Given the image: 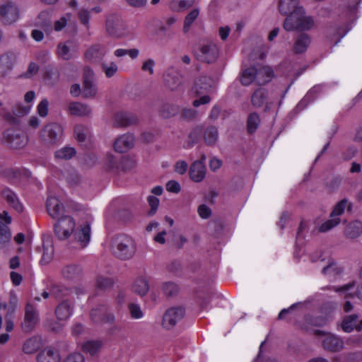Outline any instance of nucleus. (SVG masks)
Instances as JSON below:
<instances>
[{
	"mask_svg": "<svg viewBox=\"0 0 362 362\" xmlns=\"http://www.w3.org/2000/svg\"><path fill=\"white\" fill-rule=\"evenodd\" d=\"M76 222L69 216H64L59 218L54 224V233L59 240H66L71 234L81 248L86 247L90 240V225L86 222L78 227L74 232Z\"/></svg>",
	"mask_w": 362,
	"mask_h": 362,
	"instance_id": "obj_1",
	"label": "nucleus"
},
{
	"mask_svg": "<svg viewBox=\"0 0 362 362\" xmlns=\"http://www.w3.org/2000/svg\"><path fill=\"white\" fill-rule=\"evenodd\" d=\"M113 255L122 260L132 259L135 255L136 247L133 239L125 234H119L112 240Z\"/></svg>",
	"mask_w": 362,
	"mask_h": 362,
	"instance_id": "obj_2",
	"label": "nucleus"
},
{
	"mask_svg": "<svg viewBox=\"0 0 362 362\" xmlns=\"http://www.w3.org/2000/svg\"><path fill=\"white\" fill-rule=\"evenodd\" d=\"M314 20L312 16H306L303 8H298L285 19L283 27L286 31L309 30L314 26Z\"/></svg>",
	"mask_w": 362,
	"mask_h": 362,
	"instance_id": "obj_3",
	"label": "nucleus"
},
{
	"mask_svg": "<svg viewBox=\"0 0 362 362\" xmlns=\"http://www.w3.org/2000/svg\"><path fill=\"white\" fill-rule=\"evenodd\" d=\"M105 29L108 35L115 38H121L129 34V30L124 21L116 14H110L107 17Z\"/></svg>",
	"mask_w": 362,
	"mask_h": 362,
	"instance_id": "obj_4",
	"label": "nucleus"
},
{
	"mask_svg": "<svg viewBox=\"0 0 362 362\" xmlns=\"http://www.w3.org/2000/svg\"><path fill=\"white\" fill-rule=\"evenodd\" d=\"M21 18L18 6L11 0L0 4V22L5 25L16 23Z\"/></svg>",
	"mask_w": 362,
	"mask_h": 362,
	"instance_id": "obj_5",
	"label": "nucleus"
},
{
	"mask_svg": "<svg viewBox=\"0 0 362 362\" xmlns=\"http://www.w3.org/2000/svg\"><path fill=\"white\" fill-rule=\"evenodd\" d=\"M1 141L7 146L18 149L23 148L27 144L28 138L23 131L9 129L4 132Z\"/></svg>",
	"mask_w": 362,
	"mask_h": 362,
	"instance_id": "obj_6",
	"label": "nucleus"
},
{
	"mask_svg": "<svg viewBox=\"0 0 362 362\" xmlns=\"http://www.w3.org/2000/svg\"><path fill=\"white\" fill-rule=\"evenodd\" d=\"M218 55V47L212 42H207L200 45L199 49L195 52V56L199 61L207 64L214 62Z\"/></svg>",
	"mask_w": 362,
	"mask_h": 362,
	"instance_id": "obj_7",
	"label": "nucleus"
},
{
	"mask_svg": "<svg viewBox=\"0 0 362 362\" xmlns=\"http://www.w3.org/2000/svg\"><path fill=\"white\" fill-rule=\"evenodd\" d=\"M185 315V308L182 306L170 308L163 315L162 326L166 329H171L183 319Z\"/></svg>",
	"mask_w": 362,
	"mask_h": 362,
	"instance_id": "obj_8",
	"label": "nucleus"
},
{
	"mask_svg": "<svg viewBox=\"0 0 362 362\" xmlns=\"http://www.w3.org/2000/svg\"><path fill=\"white\" fill-rule=\"evenodd\" d=\"M63 129L57 123H50L45 125L40 132V138L47 144H54L62 139Z\"/></svg>",
	"mask_w": 362,
	"mask_h": 362,
	"instance_id": "obj_9",
	"label": "nucleus"
},
{
	"mask_svg": "<svg viewBox=\"0 0 362 362\" xmlns=\"http://www.w3.org/2000/svg\"><path fill=\"white\" fill-rule=\"evenodd\" d=\"M39 322V313L32 302H27L25 315L21 323V328L25 332H30Z\"/></svg>",
	"mask_w": 362,
	"mask_h": 362,
	"instance_id": "obj_10",
	"label": "nucleus"
},
{
	"mask_svg": "<svg viewBox=\"0 0 362 362\" xmlns=\"http://www.w3.org/2000/svg\"><path fill=\"white\" fill-rule=\"evenodd\" d=\"M107 52L108 49L104 45L94 44L85 52L84 59L91 64H100Z\"/></svg>",
	"mask_w": 362,
	"mask_h": 362,
	"instance_id": "obj_11",
	"label": "nucleus"
},
{
	"mask_svg": "<svg viewBox=\"0 0 362 362\" xmlns=\"http://www.w3.org/2000/svg\"><path fill=\"white\" fill-rule=\"evenodd\" d=\"M165 86L171 91L180 89L182 84V76L173 68H170L163 74Z\"/></svg>",
	"mask_w": 362,
	"mask_h": 362,
	"instance_id": "obj_12",
	"label": "nucleus"
},
{
	"mask_svg": "<svg viewBox=\"0 0 362 362\" xmlns=\"http://www.w3.org/2000/svg\"><path fill=\"white\" fill-rule=\"evenodd\" d=\"M11 222V217L6 211L0 214V244L4 245L11 240V233L8 225Z\"/></svg>",
	"mask_w": 362,
	"mask_h": 362,
	"instance_id": "obj_13",
	"label": "nucleus"
},
{
	"mask_svg": "<svg viewBox=\"0 0 362 362\" xmlns=\"http://www.w3.org/2000/svg\"><path fill=\"white\" fill-rule=\"evenodd\" d=\"M134 136L131 134H125L118 137L114 143V148L119 153H124L134 146Z\"/></svg>",
	"mask_w": 362,
	"mask_h": 362,
	"instance_id": "obj_14",
	"label": "nucleus"
},
{
	"mask_svg": "<svg viewBox=\"0 0 362 362\" xmlns=\"http://www.w3.org/2000/svg\"><path fill=\"white\" fill-rule=\"evenodd\" d=\"M251 103L255 107H261L265 105L267 109L269 108L267 90L263 88L255 90L251 95Z\"/></svg>",
	"mask_w": 362,
	"mask_h": 362,
	"instance_id": "obj_15",
	"label": "nucleus"
},
{
	"mask_svg": "<svg viewBox=\"0 0 362 362\" xmlns=\"http://www.w3.org/2000/svg\"><path fill=\"white\" fill-rule=\"evenodd\" d=\"M256 84L264 85L274 77V71L269 66L258 65L256 66Z\"/></svg>",
	"mask_w": 362,
	"mask_h": 362,
	"instance_id": "obj_16",
	"label": "nucleus"
},
{
	"mask_svg": "<svg viewBox=\"0 0 362 362\" xmlns=\"http://www.w3.org/2000/svg\"><path fill=\"white\" fill-rule=\"evenodd\" d=\"M323 348L331 352H337L341 351L344 347L343 341L333 334H327L322 341Z\"/></svg>",
	"mask_w": 362,
	"mask_h": 362,
	"instance_id": "obj_17",
	"label": "nucleus"
},
{
	"mask_svg": "<svg viewBox=\"0 0 362 362\" xmlns=\"http://www.w3.org/2000/svg\"><path fill=\"white\" fill-rule=\"evenodd\" d=\"M190 178L195 182L204 180L206 175V167L202 161H194L189 168Z\"/></svg>",
	"mask_w": 362,
	"mask_h": 362,
	"instance_id": "obj_18",
	"label": "nucleus"
},
{
	"mask_svg": "<svg viewBox=\"0 0 362 362\" xmlns=\"http://www.w3.org/2000/svg\"><path fill=\"white\" fill-rule=\"evenodd\" d=\"M83 274V269L78 264H68L63 267L62 274L67 280L77 281Z\"/></svg>",
	"mask_w": 362,
	"mask_h": 362,
	"instance_id": "obj_19",
	"label": "nucleus"
},
{
	"mask_svg": "<svg viewBox=\"0 0 362 362\" xmlns=\"http://www.w3.org/2000/svg\"><path fill=\"white\" fill-rule=\"evenodd\" d=\"M47 210L53 218H58L64 211V206L55 197H49L47 200Z\"/></svg>",
	"mask_w": 362,
	"mask_h": 362,
	"instance_id": "obj_20",
	"label": "nucleus"
},
{
	"mask_svg": "<svg viewBox=\"0 0 362 362\" xmlns=\"http://www.w3.org/2000/svg\"><path fill=\"white\" fill-rule=\"evenodd\" d=\"M299 1L300 0H279L278 7L280 13L288 16L296 12L298 8H303L299 6Z\"/></svg>",
	"mask_w": 362,
	"mask_h": 362,
	"instance_id": "obj_21",
	"label": "nucleus"
},
{
	"mask_svg": "<svg viewBox=\"0 0 362 362\" xmlns=\"http://www.w3.org/2000/svg\"><path fill=\"white\" fill-rule=\"evenodd\" d=\"M68 110L71 115L77 117H86L91 114L90 107L80 102L70 103L68 105Z\"/></svg>",
	"mask_w": 362,
	"mask_h": 362,
	"instance_id": "obj_22",
	"label": "nucleus"
},
{
	"mask_svg": "<svg viewBox=\"0 0 362 362\" xmlns=\"http://www.w3.org/2000/svg\"><path fill=\"white\" fill-rule=\"evenodd\" d=\"M138 118L129 112H118L115 116V123L119 127H127L137 123Z\"/></svg>",
	"mask_w": 362,
	"mask_h": 362,
	"instance_id": "obj_23",
	"label": "nucleus"
},
{
	"mask_svg": "<svg viewBox=\"0 0 362 362\" xmlns=\"http://www.w3.org/2000/svg\"><path fill=\"white\" fill-rule=\"evenodd\" d=\"M1 197L8 202V204L13 207L17 211H23V205L20 203L16 193L11 189L6 187L1 192Z\"/></svg>",
	"mask_w": 362,
	"mask_h": 362,
	"instance_id": "obj_24",
	"label": "nucleus"
},
{
	"mask_svg": "<svg viewBox=\"0 0 362 362\" xmlns=\"http://www.w3.org/2000/svg\"><path fill=\"white\" fill-rule=\"evenodd\" d=\"M73 45L74 42L71 40L59 43L56 49L57 57L63 60H69L73 58L74 55L71 49Z\"/></svg>",
	"mask_w": 362,
	"mask_h": 362,
	"instance_id": "obj_25",
	"label": "nucleus"
},
{
	"mask_svg": "<svg viewBox=\"0 0 362 362\" xmlns=\"http://www.w3.org/2000/svg\"><path fill=\"white\" fill-rule=\"evenodd\" d=\"M212 84V79L206 76H202L198 78L194 83V91L197 95L207 93Z\"/></svg>",
	"mask_w": 362,
	"mask_h": 362,
	"instance_id": "obj_26",
	"label": "nucleus"
},
{
	"mask_svg": "<svg viewBox=\"0 0 362 362\" xmlns=\"http://www.w3.org/2000/svg\"><path fill=\"white\" fill-rule=\"evenodd\" d=\"M37 360L38 362H59L60 356L57 351L47 348L37 355Z\"/></svg>",
	"mask_w": 362,
	"mask_h": 362,
	"instance_id": "obj_27",
	"label": "nucleus"
},
{
	"mask_svg": "<svg viewBox=\"0 0 362 362\" xmlns=\"http://www.w3.org/2000/svg\"><path fill=\"white\" fill-rule=\"evenodd\" d=\"M310 44V37L308 34L301 33L296 38L293 49L295 53L301 54L305 52Z\"/></svg>",
	"mask_w": 362,
	"mask_h": 362,
	"instance_id": "obj_28",
	"label": "nucleus"
},
{
	"mask_svg": "<svg viewBox=\"0 0 362 362\" xmlns=\"http://www.w3.org/2000/svg\"><path fill=\"white\" fill-rule=\"evenodd\" d=\"M72 309L73 305L67 300H64L57 307L56 316L59 320H66L71 315Z\"/></svg>",
	"mask_w": 362,
	"mask_h": 362,
	"instance_id": "obj_29",
	"label": "nucleus"
},
{
	"mask_svg": "<svg viewBox=\"0 0 362 362\" xmlns=\"http://www.w3.org/2000/svg\"><path fill=\"white\" fill-rule=\"evenodd\" d=\"M345 236L350 238H356L362 233V223L359 221L350 222L344 229Z\"/></svg>",
	"mask_w": 362,
	"mask_h": 362,
	"instance_id": "obj_30",
	"label": "nucleus"
},
{
	"mask_svg": "<svg viewBox=\"0 0 362 362\" xmlns=\"http://www.w3.org/2000/svg\"><path fill=\"white\" fill-rule=\"evenodd\" d=\"M132 291L136 294H147L149 291L148 279L144 276L138 277L132 286Z\"/></svg>",
	"mask_w": 362,
	"mask_h": 362,
	"instance_id": "obj_31",
	"label": "nucleus"
},
{
	"mask_svg": "<svg viewBox=\"0 0 362 362\" xmlns=\"http://www.w3.org/2000/svg\"><path fill=\"white\" fill-rule=\"evenodd\" d=\"M356 286V282L355 281H352L346 284L343 286H327L325 287H322L321 289L323 291H328L331 293H342L346 294L347 293L351 291Z\"/></svg>",
	"mask_w": 362,
	"mask_h": 362,
	"instance_id": "obj_32",
	"label": "nucleus"
},
{
	"mask_svg": "<svg viewBox=\"0 0 362 362\" xmlns=\"http://www.w3.org/2000/svg\"><path fill=\"white\" fill-rule=\"evenodd\" d=\"M256 66H251L242 71L240 82L243 86H249L252 83H256Z\"/></svg>",
	"mask_w": 362,
	"mask_h": 362,
	"instance_id": "obj_33",
	"label": "nucleus"
},
{
	"mask_svg": "<svg viewBox=\"0 0 362 362\" xmlns=\"http://www.w3.org/2000/svg\"><path fill=\"white\" fill-rule=\"evenodd\" d=\"M100 64L101 71L108 78L115 76L119 70L117 63L113 61H103Z\"/></svg>",
	"mask_w": 362,
	"mask_h": 362,
	"instance_id": "obj_34",
	"label": "nucleus"
},
{
	"mask_svg": "<svg viewBox=\"0 0 362 362\" xmlns=\"http://www.w3.org/2000/svg\"><path fill=\"white\" fill-rule=\"evenodd\" d=\"M82 94L83 98H94L97 94V87L93 80L86 78L83 81Z\"/></svg>",
	"mask_w": 362,
	"mask_h": 362,
	"instance_id": "obj_35",
	"label": "nucleus"
},
{
	"mask_svg": "<svg viewBox=\"0 0 362 362\" xmlns=\"http://www.w3.org/2000/svg\"><path fill=\"white\" fill-rule=\"evenodd\" d=\"M54 257V247L52 243L49 240L43 243V253L40 260L42 264H47Z\"/></svg>",
	"mask_w": 362,
	"mask_h": 362,
	"instance_id": "obj_36",
	"label": "nucleus"
},
{
	"mask_svg": "<svg viewBox=\"0 0 362 362\" xmlns=\"http://www.w3.org/2000/svg\"><path fill=\"white\" fill-rule=\"evenodd\" d=\"M204 137L207 145L212 146L215 144L218 138L217 128L214 126L209 127L204 132Z\"/></svg>",
	"mask_w": 362,
	"mask_h": 362,
	"instance_id": "obj_37",
	"label": "nucleus"
},
{
	"mask_svg": "<svg viewBox=\"0 0 362 362\" xmlns=\"http://www.w3.org/2000/svg\"><path fill=\"white\" fill-rule=\"evenodd\" d=\"M200 10L198 8H193L185 18L183 25V32L187 33L194 21L198 18Z\"/></svg>",
	"mask_w": 362,
	"mask_h": 362,
	"instance_id": "obj_38",
	"label": "nucleus"
},
{
	"mask_svg": "<svg viewBox=\"0 0 362 362\" xmlns=\"http://www.w3.org/2000/svg\"><path fill=\"white\" fill-rule=\"evenodd\" d=\"M351 204L349 203L347 199H343L334 206L330 214V217H339L344 213L346 207L348 211H350L351 209Z\"/></svg>",
	"mask_w": 362,
	"mask_h": 362,
	"instance_id": "obj_39",
	"label": "nucleus"
},
{
	"mask_svg": "<svg viewBox=\"0 0 362 362\" xmlns=\"http://www.w3.org/2000/svg\"><path fill=\"white\" fill-rule=\"evenodd\" d=\"M358 315L356 314L350 315L344 317L341 323V328L346 332H351L356 327Z\"/></svg>",
	"mask_w": 362,
	"mask_h": 362,
	"instance_id": "obj_40",
	"label": "nucleus"
},
{
	"mask_svg": "<svg viewBox=\"0 0 362 362\" xmlns=\"http://www.w3.org/2000/svg\"><path fill=\"white\" fill-rule=\"evenodd\" d=\"M194 0H171L170 7L173 11H181L193 5Z\"/></svg>",
	"mask_w": 362,
	"mask_h": 362,
	"instance_id": "obj_41",
	"label": "nucleus"
},
{
	"mask_svg": "<svg viewBox=\"0 0 362 362\" xmlns=\"http://www.w3.org/2000/svg\"><path fill=\"white\" fill-rule=\"evenodd\" d=\"M100 341H88L82 345V350L90 355L95 354L101 348Z\"/></svg>",
	"mask_w": 362,
	"mask_h": 362,
	"instance_id": "obj_42",
	"label": "nucleus"
},
{
	"mask_svg": "<svg viewBox=\"0 0 362 362\" xmlns=\"http://www.w3.org/2000/svg\"><path fill=\"white\" fill-rule=\"evenodd\" d=\"M113 286V281L111 278L105 276H98L95 280V286L101 291H107Z\"/></svg>",
	"mask_w": 362,
	"mask_h": 362,
	"instance_id": "obj_43",
	"label": "nucleus"
},
{
	"mask_svg": "<svg viewBox=\"0 0 362 362\" xmlns=\"http://www.w3.org/2000/svg\"><path fill=\"white\" fill-rule=\"evenodd\" d=\"M260 123L259 115L256 112L250 113L247 117V127L249 133H254Z\"/></svg>",
	"mask_w": 362,
	"mask_h": 362,
	"instance_id": "obj_44",
	"label": "nucleus"
},
{
	"mask_svg": "<svg viewBox=\"0 0 362 362\" xmlns=\"http://www.w3.org/2000/svg\"><path fill=\"white\" fill-rule=\"evenodd\" d=\"M343 269L334 261H329L328 264L322 271V274L328 276H335L341 274Z\"/></svg>",
	"mask_w": 362,
	"mask_h": 362,
	"instance_id": "obj_45",
	"label": "nucleus"
},
{
	"mask_svg": "<svg viewBox=\"0 0 362 362\" xmlns=\"http://www.w3.org/2000/svg\"><path fill=\"white\" fill-rule=\"evenodd\" d=\"M76 150L71 147H64L55 152V158L57 159L69 160L74 156Z\"/></svg>",
	"mask_w": 362,
	"mask_h": 362,
	"instance_id": "obj_46",
	"label": "nucleus"
},
{
	"mask_svg": "<svg viewBox=\"0 0 362 362\" xmlns=\"http://www.w3.org/2000/svg\"><path fill=\"white\" fill-rule=\"evenodd\" d=\"M89 134V129L82 125L77 124L74 127V136L78 142H83Z\"/></svg>",
	"mask_w": 362,
	"mask_h": 362,
	"instance_id": "obj_47",
	"label": "nucleus"
},
{
	"mask_svg": "<svg viewBox=\"0 0 362 362\" xmlns=\"http://www.w3.org/2000/svg\"><path fill=\"white\" fill-rule=\"evenodd\" d=\"M339 217H331L329 220L324 222L319 228V231L325 233L338 226L340 223Z\"/></svg>",
	"mask_w": 362,
	"mask_h": 362,
	"instance_id": "obj_48",
	"label": "nucleus"
},
{
	"mask_svg": "<svg viewBox=\"0 0 362 362\" xmlns=\"http://www.w3.org/2000/svg\"><path fill=\"white\" fill-rule=\"evenodd\" d=\"M177 112L178 107L170 104L163 105L160 110V113L163 117H170L174 116Z\"/></svg>",
	"mask_w": 362,
	"mask_h": 362,
	"instance_id": "obj_49",
	"label": "nucleus"
},
{
	"mask_svg": "<svg viewBox=\"0 0 362 362\" xmlns=\"http://www.w3.org/2000/svg\"><path fill=\"white\" fill-rule=\"evenodd\" d=\"M37 348L38 345L36 339H29L24 343L23 350L25 354H30L34 353Z\"/></svg>",
	"mask_w": 362,
	"mask_h": 362,
	"instance_id": "obj_50",
	"label": "nucleus"
},
{
	"mask_svg": "<svg viewBox=\"0 0 362 362\" xmlns=\"http://www.w3.org/2000/svg\"><path fill=\"white\" fill-rule=\"evenodd\" d=\"M128 308L132 318L141 319L143 317V312L138 304L129 303Z\"/></svg>",
	"mask_w": 362,
	"mask_h": 362,
	"instance_id": "obj_51",
	"label": "nucleus"
},
{
	"mask_svg": "<svg viewBox=\"0 0 362 362\" xmlns=\"http://www.w3.org/2000/svg\"><path fill=\"white\" fill-rule=\"evenodd\" d=\"M180 291L178 285L173 282H166L163 284V292L165 294H175Z\"/></svg>",
	"mask_w": 362,
	"mask_h": 362,
	"instance_id": "obj_52",
	"label": "nucleus"
},
{
	"mask_svg": "<svg viewBox=\"0 0 362 362\" xmlns=\"http://www.w3.org/2000/svg\"><path fill=\"white\" fill-rule=\"evenodd\" d=\"M49 101L47 99H42L37 107V112L40 117H45L48 114Z\"/></svg>",
	"mask_w": 362,
	"mask_h": 362,
	"instance_id": "obj_53",
	"label": "nucleus"
},
{
	"mask_svg": "<svg viewBox=\"0 0 362 362\" xmlns=\"http://www.w3.org/2000/svg\"><path fill=\"white\" fill-rule=\"evenodd\" d=\"M67 290V288L61 284H52L50 286V288L49 291H45L42 294H58L60 293H64Z\"/></svg>",
	"mask_w": 362,
	"mask_h": 362,
	"instance_id": "obj_54",
	"label": "nucleus"
},
{
	"mask_svg": "<svg viewBox=\"0 0 362 362\" xmlns=\"http://www.w3.org/2000/svg\"><path fill=\"white\" fill-rule=\"evenodd\" d=\"M202 129L199 127L194 128L189 134V147H192L198 141L201 134Z\"/></svg>",
	"mask_w": 362,
	"mask_h": 362,
	"instance_id": "obj_55",
	"label": "nucleus"
},
{
	"mask_svg": "<svg viewBox=\"0 0 362 362\" xmlns=\"http://www.w3.org/2000/svg\"><path fill=\"white\" fill-rule=\"evenodd\" d=\"M78 18L81 23L84 25L86 28H88L89 25V19H90V11L87 9L82 8L79 11Z\"/></svg>",
	"mask_w": 362,
	"mask_h": 362,
	"instance_id": "obj_56",
	"label": "nucleus"
},
{
	"mask_svg": "<svg viewBox=\"0 0 362 362\" xmlns=\"http://www.w3.org/2000/svg\"><path fill=\"white\" fill-rule=\"evenodd\" d=\"M156 65V62L152 59H148L144 61L141 66V70L145 72H148L150 75H153L154 73L153 68Z\"/></svg>",
	"mask_w": 362,
	"mask_h": 362,
	"instance_id": "obj_57",
	"label": "nucleus"
},
{
	"mask_svg": "<svg viewBox=\"0 0 362 362\" xmlns=\"http://www.w3.org/2000/svg\"><path fill=\"white\" fill-rule=\"evenodd\" d=\"M39 71V66L37 64L34 62L30 63L27 71L22 75L24 78H31L34 75H35Z\"/></svg>",
	"mask_w": 362,
	"mask_h": 362,
	"instance_id": "obj_58",
	"label": "nucleus"
},
{
	"mask_svg": "<svg viewBox=\"0 0 362 362\" xmlns=\"http://www.w3.org/2000/svg\"><path fill=\"white\" fill-rule=\"evenodd\" d=\"M83 356L78 352H74L67 356L65 362H83Z\"/></svg>",
	"mask_w": 362,
	"mask_h": 362,
	"instance_id": "obj_59",
	"label": "nucleus"
},
{
	"mask_svg": "<svg viewBox=\"0 0 362 362\" xmlns=\"http://www.w3.org/2000/svg\"><path fill=\"white\" fill-rule=\"evenodd\" d=\"M188 168L187 162L184 160L177 161L175 165V171L180 175H183L186 173Z\"/></svg>",
	"mask_w": 362,
	"mask_h": 362,
	"instance_id": "obj_60",
	"label": "nucleus"
},
{
	"mask_svg": "<svg viewBox=\"0 0 362 362\" xmlns=\"http://www.w3.org/2000/svg\"><path fill=\"white\" fill-rule=\"evenodd\" d=\"M148 202L149 206H151L150 214H154L159 204L158 199L154 196L151 195L148 197Z\"/></svg>",
	"mask_w": 362,
	"mask_h": 362,
	"instance_id": "obj_61",
	"label": "nucleus"
},
{
	"mask_svg": "<svg viewBox=\"0 0 362 362\" xmlns=\"http://www.w3.org/2000/svg\"><path fill=\"white\" fill-rule=\"evenodd\" d=\"M166 189L170 192L178 193L180 191V185L177 181L170 180L166 184Z\"/></svg>",
	"mask_w": 362,
	"mask_h": 362,
	"instance_id": "obj_62",
	"label": "nucleus"
},
{
	"mask_svg": "<svg viewBox=\"0 0 362 362\" xmlns=\"http://www.w3.org/2000/svg\"><path fill=\"white\" fill-rule=\"evenodd\" d=\"M198 213L202 218H207L211 216V211L209 207L202 204L199 206Z\"/></svg>",
	"mask_w": 362,
	"mask_h": 362,
	"instance_id": "obj_63",
	"label": "nucleus"
},
{
	"mask_svg": "<svg viewBox=\"0 0 362 362\" xmlns=\"http://www.w3.org/2000/svg\"><path fill=\"white\" fill-rule=\"evenodd\" d=\"M181 115L184 119H192L196 117L197 112L191 108H185L182 110Z\"/></svg>",
	"mask_w": 362,
	"mask_h": 362,
	"instance_id": "obj_64",
	"label": "nucleus"
}]
</instances>
